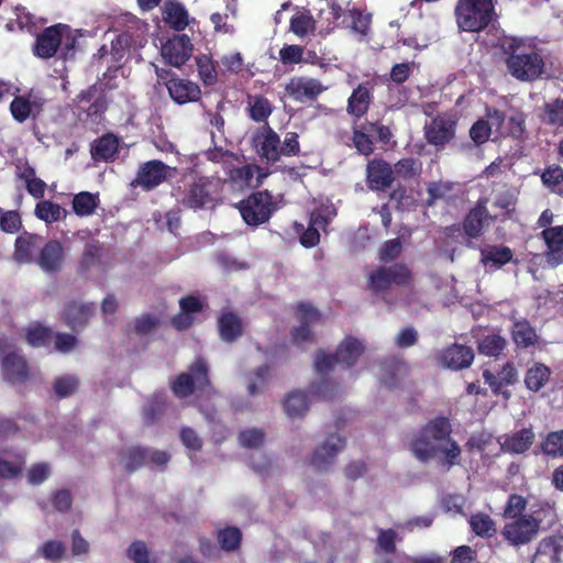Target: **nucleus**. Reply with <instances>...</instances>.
I'll list each match as a JSON object with an SVG mask.
<instances>
[{
  "label": "nucleus",
  "instance_id": "obj_1",
  "mask_svg": "<svg viewBox=\"0 0 563 563\" xmlns=\"http://www.w3.org/2000/svg\"><path fill=\"white\" fill-rule=\"evenodd\" d=\"M452 427L445 417L430 420L420 434L410 442V451L417 460L427 463L443 454V465L452 467L460 463L461 448L451 438Z\"/></svg>",
  "mask_w": 563,
  "mask_h": 563
},
{
  "label": "nucleus",
  "instance_id": "obj_2",
  "mask_svg": "<svg viewBox=\"0 0 563 563\" xmlns=\"http://www.w3.org/2000/svg\"><path fill=\"white\" fill-rule=\"evenodd\" d=\"M364 349L363 343L358 339L347 336L339 344L335 353L325 354L319 351L316 354L313 365L321 379L310 386V394L320 399H330L335 396L339 390V384L325 379L323 376L332 371L336 364H342L347 368L354 366L364 353Z\"/></svg>",
  "mask_w": 563,
  "mask_h": 563
},
{
  "label": "nucleus",
  "instance_id": "obj_3",
  "mask_svg": "<svg viewBox=\"0 0 563 563\" xmlns=\"http://www.w3.org/2000/svg\"><path fill=\"white\" fill-rule=\"evenodd\" d=\"M508 73L520 81H534L544 71L542 55L522 38H506L501 46Z\"/></svg>",
  "mask_w": 563,
  "mask_h": 563
},
{
  "label": "nucleus",
  "instance_id": "obj_4",
  "mask_svg": "<svg viewBox=\"0 0 563 563\" xmlns=\"http://www.w3.org/2000/svg\"><path fill=\"white\" fill-rule=\"evenodd\" d=\"M170 390L179 399L188 398L195 393L209 394L213 390L207 360L202 356L196 357L186 372L170 382Z\"/></svg>",
  "mask_w": 563,
  "mask_h": 563
},
{
  "label": "nucleus",
  "instance_id": "obj_5",
  "mask_svg": "<svg viewBox=\"0 0 563 563\" xmlns=\"http://www.w3.org/2000/svg\"><path fill=\"white\" fill-rule=\"evenodd\" d=\"M224 180L201 176L188 185L180 203L188 209H214L223 201Z\"/></svg>",
  "mask_w": 563,
  "mask_h": 563
},
{
  "label": "nucleus",
  "instance_id": "obj_6",
  "mask_svg": "<svg viewBox=\"0 0 563 563\" xmlns=\"http://www.w3.org/2000/svg\"><path fill=\"white\" fill-rule=\"evenodd\" d=\"M454 13L459 29L471 33L484 31L496 16L493 0H457Z\"/></svg>",
  "mask_w": 563,
  "mask_h": 563
},
{
  "label": "nucleus",
  "instance_id": "obj_7",
  "mask_svg": "<svg viewBox=\"0 0 563 563\" xmlns=\"http://www.w3.org/2000/svg\"><path fill=\"white\" fill-rule=\"evenodd\" d=\"M236 208L243 221L250 227H260L266 223L275 211L273 197L267 190L251 194L241 200Z\"/></svg>",
  "mask_w": 563,
  "mask_h": 563
},
{
  "label": "nucleus",
  "instance_id": "obj_8",
  "mask_svg": "<svg viewBox=\"0 0 563 563\" xmlns=\"http://www.w3.org/2000/svg\"><path fill=\"white\" fill-rule=\"evenodd\" d=\"M412 282V273L404 263L379 266L367 276V286L373 292H385L393 285L405 287Z\"/></svg>",
  "mask_w": 563,
  "mask_h": 563
},
{
  "label": "nucleus",
  "instance_id": "obj_9",
  "mask_svg": "<svg viewBox=\"0 0 563 563\" xmlns=\"http://www.w3.org/2000/svg\"><path fill=\"white\" fill-rule=\"evenodd\" d=\"M457 119L448 112L437 114L424 125V137L428 144L443 150L456 133Z\"/></svg>",
  "mask_w": 563,
  "mask_h": 563
},
{
  "label": "nucleus",
  "instance_id": "obj_10",
  "mask_svg": "<svg viewBox=\"0 0 563 563\" xmlns=\"http://www.w3.org/2000/svg\"><path fill=\"white\" fill-rule=\"evenodd\" d=\"M46 100L40 91L30 89L23 95L14 96L10 103V113L14 121L24 123L27 120L36 121L44 112Z\"/></svg>",
  "mask_w": 563,
  "mask_h": 563
},
{
  "label": "nucleus",
  "instance_id": "obj_11",
  "mask_svg": "<svg viewBox=\"0 0 563 563\" xmlns=\"http://www.w3.org/2000/svg\"><path fill=\"white\" fill-rule=\"evenodd\" d=\"M1 372L3 379L11 384L24 383L30 377L29 364L18 350H9L5 341H0Z\"/></svg>",
  "mask_w": 563,
  "mask_h": 563
},
{
  "label": "nucleus",
  "instance_id": "obj_12",
  "mask_svg": "<svg viewBox=\"0 0 563 563\" xmlns=\"http://www.w3.org/2000/svg\"><path fill=\"white\" fill-rule=\"evenodd\" d=\"M501 537L512 547H521L537 538L539 531L531 516L509 519L500 531Z\"/></svg>",
  "mask_w": 563,
  "mask_h": 563
},
{
  "label": "nucleus",
  "instance_id": "obj_13",
  "mask_svg": "<svg viewBox=\"0 0 563 563\" xmlns=\"http://www.w3.org/2000/svg\"><path fill=\"white\" fill-rule=\"evenodd\" d=\"M170 167L159 159H152L142 163L139 166L135 178L131 186L141 187L145 191H151L167 180Z\"/></svg>",
  "mask_w": 563,
  "mask_h": 563
},
{
  "label": "nucleus",
  "instance_id": "obj_14",
  "mask_svg": "<svg viewBox=\"0 0 563 563\" xmlns=\"http://www.w3.org/2000/svg\"><path fill=\"white\" fill-rule=\"evenodd\" d=\"M487 203L488 199L486 197H481L475 202L474 207L465 214L462 228L468 239L479 238L484 232L485 224H489L497 220V216L489 213Z\"/></svg>",
  "mask_w": 563,
  "mask_h": 563
},
{
  "label": "nucleus",
  "instance_id": "obj_15",
  "mask_svg": "<svg viewBox=\"0 0 563 563\" xmlns=\"http://www.w3.org/2000/svg\"><path fill=\"white\" fill-rule=\"evenodd\" d=\"M345 445L346 441L344 438L335 433L330 434L321 445L313 450L310 465L318 472H327Z\"/></svg>",
  "mask_w": 563,
  "mask_h": 563
},
{
  "label": "nucleus",
  "instance_id": "obj_16",
  "mask_svg": "<svg viewBox=\"0 0 563 563\" xmlns=\"http://www.w3.org/2000/svg\"><path fill=\"white\" fill-rule=\"evenodd\" d=\"M327 87L317 78L295 76L285 86L286 95L297 102L314 101Z\"/></svg>",
  "mask_w": 563,
  "mask_h": 563
},
{
  "label": "nucleus",
  "instance_id": "obj_17",
  "mask_svg": "<svg viewBox=\"0 0 563 563\" xmlns=\"http://www.w3.org/2000/svg\"><path fill=\"white\" fill-rule=\"evenodd\" d=\"M107 257L108 252L104 244L96 239L89 240L77 262V275L87 277L92 269L104 271Z\"/></svg>",
  "mask_w": 563,
  "mask_h": 563
},
{
  "label": "nucleus",
  "instance_id": "obj_18",
  "mask_svg": "<svg viewBox=\"0 0 563 563\" xmlns=\"http://www.w3.org/2000/svg\"><path fill=\"white\" fill-rule=\"evenodd\" d=\"M69 31L66 24H55L45 27L35 40L33 53L42 59L53 57L62 45L64 32Z\"/></svg>",
  "mask_w": 563,
  "mask_h": 563
},
{
  "label": "nucleus",
  "instance_id": "obj_19",
  "mask_svg": "<svg viewBox=\"0 0 563 563\" xmlns=\"http://www.w3.org/2000/svg\"><path fill=\"white\" fill-rule=\"evenodd\" d=\"M66 251L58 240H48L38 251L35 263L46 274H56L64 267Z\"/></svg>",
  "mask_w": 563,
  "mask_h": 563
},
{
  "label": "nucleus",
  "instance_id": "obj_20",
  "mask_svg": "<svg viewBox=\"0 0 563 563\" xmlns=\"http://www.w3.org/2000/svg\"><path fill=\"white\" fill-rule=\"evenodd\" d=\"M394 169L383 158H373L366 165V185L373 191H385L394 184Z\"/></svg>",
  "mask_w": 563,
  "mask_h": 563
},
{
  "label": "nucleus",
  "instance_id": "obj_21",
  "mask_svg": "<svg viewBox=\"0 0 563 563\" xmlns=\"http://www.w3.org/2000/svg\"><path fill=\"white\" fill-rule=\"evenodd\" d=\"M192 44L188 35H174L162 46V56L167 64L180 67L190 58Z\"/></svg>",
  "mask_w": 563,
  "mask_h": 563
},
{
  "label": "nucleus",
  "instance_id": "obj_22",
  "mask_svg": "<svg viewBox=\"0 0 563 563\" xmlns=\"http://www.w3.org/2000/svg\"><path fill=\"white\" fill-rule=\"evenodd\" d=\"M374 82L364 81L353 89L347 99L346 112L354 118L355 121L363 118L369 110L374 100Z\"/></svg>",
  "mask_w": 563,
  "mask_h": 563
},
{
  "label": "nucleus",
  "instance_id": "obj_23",
  "mask_svg": "<svg viewBox=\"0 0 563 563\" xmlns=\"http://www.w3.org/2000/svg\"><path fill=\"white\" fill-rule=\"evenodd\" d=\"M484 382L490 387L494 395H503L505 399H509L511 394L509 390H503L504 386L515 385L518 382V371L514 363L507 362L501 369L495 375L489 369L483 371Z\"/></svg>",
  "mask_w": 563,
  "mask_h": 563
},
{
  "label": "nucleus",
  "instance_id": "obj_24",
  "mask_svg": "<svg viewBox=\"0 0 563 563\" xmlns=\"http://www.w3.org/2000/svg\"><path fill=\"white\" fill-rule=\"evenodd\" d=\"M474 357L475 354L471 346L453 343L441 352L439 361L445 368L460 371L468 368L472 365Z\"/></svg>",
  "mask_w": 563,
  "mask_h": 563
},
{
  "label": "nucleus",
  "instance_id": "obj_25",
  "mask_svg": "<svg viewBox=\"0 0 563 563\" xmlns=\"http://www.w3.org/2000/svg\"><path fill=\"white\" fill-rule=\"evenodd\" d=\"M541 238L547 245L544 257L548 265L555 268L563 264V225L549 227L542 230Z\"/></svg>",
  "mask_w": 563,
  "mask_h": 563
},
{
  "label": "nucleus",
  "instance_id": "obj_26",
  "mask_svg": "<svg viewBox=\"0 0 563 563\" xmlns=\"http://www.w3.org/2000/svg\"><path fill=\"white\" fill-rule=\"evenodd\" d=\"M300 325L295 327L291 332V340L295 344H302L313 340V333L310 323L320 319L319 311L310 303L301 302L298 305Z\"/></svg>",
  "mask_w": 563,
  "mask_h": 563
},
{
  "label": "nucleus",
  "instance_id": "obj_27",
  "mask_svg": "<svg viewBox=\"0 0 563 563\" xmlns=\"http://www.w3.org/2000/svg\"><path fill=\"white\" fill-rule=\"evenodd\" d=\"M166 88L170 99L177 104L196 102L201 97L200 87L185 78H172V80L166 82Z\"/></svg>",
  "mask_w": 563,
  "mask_h": 563
},
{
  "label": "nucleus",
  "instance_id": "obj_28",
  "mask_svg": "<svg viewBox=\"0 0 563 563\" xmlns=\"http://www.w3.org/2000/svg\"><path fill=\"white\" fill-rule=\"evenodd\" d=\"M95 312L93 303L70 301L65 305L62 317L64 323L73 331L82 329Z\"/></svg>",
  "mask_w": 563,
  "mask_h": 563
},
{
  "label": "nucleus",
  "instance_id": "obj_29",
  "mask_svg": "<svg viewBox=\"0 0 563 563\" xmlns=\"http://www.w3.org/2000/svg\"><path fill=\"white\" fill-rule=\"evenodd\" d=\"M41 242V235L24 231L15 239L14 260L19 263H35L37 256L35 253L37 250L40 251Z\"/></svg>",
  "mask_w": 563,
  "mask_h": 563
},
{
  "label": "nucleus",
  "instance_id": "obj_30",
  "mask_svg": "<svg viewBox=\"0 0 563 563\" xmlns=\"http://www.w3.org/2000/svg\"><path fill=\"white\" fill-rule=\"evenodd\" d=\"M217 325L219 336L225 343H233L243 335V322L235 312H222L218 318Z\"/></svg>",
  "mask_w": 563,
  "mask_h": 563
},
{
  "label": "nucleus",
  "instance_id": "obj_31",
  "mask_svg": "<svg viewBox=\"0 0 563 563\" xmlns=\"http://www.w3.org/2000/svg\"><path fill=\"white\" fill-rule=\"evenodd\" d=\"M119 152V139L112 133H106L90 144V155L93 162H113Z\"/></svg>",
  "mask_w": 563,
  "mask_h": 563
},
{
  "label": "nucleus",
  "instance_id": "obj_32",
  "mask_svg": "<svg viewBox=\"0 0 563 563\" xmlns=\"http://www.w3.org/2000/svg\"><path fill=\"white\" fill-rule=\"evenodd\" d=\"M481 263L484 266L498 269L512 262L514 252L509 246L487 244L479 250Z\"/></svg>",
  "mask_w": 563,
  "mask_h": 563
},
{
  "label": "nucleus",
  "instance_id": "obj_33",
  "mask_svg": "<svg viewBox=\"0 0 563 563\" xmlns=\"http://www.w3.org/2000/svg\"><path fill=\"white\" fill-rule=\"evenodd\" d=\"M534 438L536 435L531 428H523L519 431L506 434L500 446L504 452L523 454L531 448Z\"/></svg>",
  "mask_w": 563,
  "mask_h": 563
},
{
  "label": "nucleus",
  "instance_id": "obj_34",
  "mask_svg": "<svg viewBox=\"0 0 563 563\" xmlns=\"http://www.w3.org/2000/svg\"><path fill=\"white\" fill-rule=\"evenodd\" d=\"M536 555L543 563H563V534L543 538L538 544Z\"/></svg>",
  "mask_w": 563,
  "mask_h": 563
},
{
  "label": "nucleus",
  "instance_id": "obj_35",
  "mask_svg": "<svg viewBox=\"0 0 563 563\" xmlns=\"http://www.w3.org/2000/svg\"><path fill=\"white\" fill-rule=\"evenodd\" d=\"M162 15L164 22L175 31H184L189 24V13L178 0H165Z\"/></svg>",
  "mask_w": 563,
  "mask_h": 563
},
{
  "label": "nucleus",
  "instance_id": "obj_36",
  "mask_svg": "<svg viewBox=\"0 0 563 563\" xmlns=\"http://www.w3.org/2000/svg\"><path fill=\"white\" fill-rule=\"evenodd\" d=\"M510 332L514 343L519 349L534 347L539 343L536 329L525 318L515 320Z\"/></svg>",
  "mask_w": 563,
  "mask_h": 563
},
{
  "label": "nucleus",
  "instance_id": "obj_37",
  "mask_svg": "<svg viewBox=\"0 0 563 563\" xmlns=\"http://www.w3.org/2000/svg\"><path fill=\"white\" fill-rule=\"evenodd\" d=\"M258 143V153L268 162L276 163L280 159V139L279 135L266 123L263 126L262 136Z\"/></svg>",
  "mask_w": 563,
  "mask_h": 563
},
{
  "label": "nucleus",
  "instance_id": "obj_38",
  "mask_svg": "<svg viewBox=\"0 0 563 563\" xmlns=\"http://www.w3.org/2000/svg\"><path fill=\"white\" fill-rule=\"evenodd\" d=\"M118 457L125 472L132 474L147 465L148 449L142 446L121 449L118 452Z\"/></svg>",
  "mask_w": 563,
  "mask_h": 563
},
{
  "label": "nucleus",
  "instance_id": "obj_39",
  "mask_svg": "<svg viewBox=\"0 0 563 563\" xmlns=\"http://www.w3.org/2000/svg\"><path fill=\"white\" fill-rule=\"evenodd\" d=\"M317 30V21L311 12L307 9H298L290 18L289 31L298 37H306L314 34Z\"/></svg>",
  "mask_w": 563,
  "mask_h": 563
},
{
  "label": "nucleus",
  "instance_id": "obj_40",
  "mask_svg": "<svg viewBox=\"0 0 563 563\" xmlns=\"http://www.w3.org/2000/svg\"><path fill=\"white\" fill-rule=\"evenodd\" d=\"M531 516L533 521L537 523V530H540L544 527L551 528L558 521V515L554 507V504H550L548 501H538L532 506Z\"/></svg>",
  "mask_w": 563,
  "mask_h": 563
},
{
  "label": "nucleus",
  "instance_id": "obj_41",
  "mask_svg": "<svg viewBox=\"0 0 563 563\" xmlns=\"http://www.w3.org/2000/svg\"><path fill=\"white\" fill-rule=\"evenodd\" d=\"M540 120L548 126L563 129V98H554L544 102Z\"/></svg>",
  "mask_w": 563,
  "mask_h": 563
},
{
  "label": "nucleus",
  "instance_id": "obj_42",
  "mask_svg": "<svg viewBox=\"0 0 563 563\" xmlns=\"http://www.w3.org/2000/svg\"><path fill=\"white\" fill-rule=\"evenodd\" d=\"M68 211L51 200H41L36 203L34 214L47 224L66 219Z\"/></svg>",
  "mask_w": 563,
  "mask_h": 563
},
{
  "label": "nucleus",
  "instance_id": "obj_43",
  "mask_svg": "<svg viewBox=\"0 0 563 563\" xmlns=\"http://www.w3.org/2000/svg\"><path fill=\"white\" fill-rule=\"evenodd\" d=\"M550 375L551 371L547 365L542 363H536L526 372V387L529 390L537 393L549 382Z\"/></svg>",
  "mask_w": 563,
  "mask_h": 563
},
{
  "label": "nucleus",
  "instance_id": "obj_44",
  "mask_svg": "<svg viewBox=\"0 0 563 563\" xmlns=\"http://www.w3.org/2000/svg\"><path fill=\"white\" fill-rule=\"evenodd\" d=\"M284 409L289 418H301L309 409L307 394L300 390L289 393L284 401Z\"/></svg>",
  "mask_w": 563,
  "mask_h": 563
},
{
  "label": "nucleus",
  "instance_id": "obj_45",
  "mask_svg": "<svg viewBox=\"0 0 563 563\" xmlns=\"http://www.w3.org/2000/svg\"><path fill=\"white\" fill-rule=\"evenodd\" d=\"M99 195L89 191H80L73 198V211L78 217H88L95 213L99 205Z\"/></svg>",
  "mask_w": 563,
  "mask_h": 563
},
{
  "label": "nucleus",
  "instance_id": "obj_46",
  "mask_svg": "<svg viewBox=\"0 0 563 563\" xmlns=\"http://www.w3.org/2000/svg\"><path fill=\"white\" fill-rule=\"evenodd\" d=\"M54 332L41 323H33L26 329L25 340L33 347H47L53 341Z\"/></svg>",
  "mask_w": 563,
  "mask_h": 563
},
{
  "label": "nucleus",
  "instance_id": "obj_47",
  "mask_svg": "<svg viewBox=\"0 0 563 563\" xmlns=\"http://www.w3.org/2000/svg\"><path fill=\"white\" fill-rule=\"evenodd\" d=\"M506 346L507 340L499 333L485 335L477 342L478 353L489 357L499 356Z\"/></svg>",
  "mask_w": 563,
  "mask_h": 563
},
{
  "label": "nucleus",
  "instance_id": "obj_48",
  "mask_svg": "<svg viewBox=\"0 0 563 563\" xmlns=\"http://www.w3.org/2000/svg\"><path fill=\"white\" fill-rule=\"evenodd\" d=\"M216 537L220 549L225 552H234L239 550L242 543V532L234 526H228L223 529H219Z\"/></svg>",
  "mask_w": 563,
  "mask_h": 563
},
{
  "label": "nucleus",
  "instance_id": "obj_49",
  "mask_svg": "<svg viewBox=\"0 0 563 563\" xmlns=\"http://www.w3.org/2000/svg\"><path fill=\"white\" fill-rule=\"evenodd\" d=\"M468 522L472 531L478 537L492 538L496 533V523L487 514H474L471 516Z\"/></svg>",
  "mask_w": 563,
  "mask_h": 563
},
{
  "label": "nucleus",
  "instance_id": "obj_50",
  "mask_svg": "<svg viewBox=\"0 0 563 563\" xmlns=\"http://www.w3.org/2000/svg\"><path fill=\"white\" fill-rule=\"evenodd\" d=\"M255 169L256 167L253 165L231 168L228 173V179L238 189L251 187Z\"/></svg>",
  "mask_w": 563,
  "mask_h": 563
},
{
  "label": "nucleus",
  "instance_id": "obj_51",
  "mask_svg": "<svg viewBox=\"0 0 563 563\" xmlns=\"http://www.w3.org/2000/svg\"><path fill=\"white\" fill-rule=\"evenodd\" d=\"M518 192L515 188H507L498 192L494 199V207L504 210V219H510L516 210Z\"/></svg>",
  "mask_w": 563,
  "mask_h": 563
},
{
  "label": "nucleus",
  "instance_id": "obj_52",
  "mask_svg": "<svg viewBox=\"0 0 563 563\" xmlns=\"http://www.w3.org/2000/svg\"><path fill=\"white\" fill-rule=\"evenodd\" d=\"M79 387V379L76 375L65 374L54 379L53 389L56 396L62 399L75 394Z\"/></svg>",
  "mask_w": 563,
  "mask_h": 563
},
{
  "label": "nucleus",
  "instance_id": "obj_53",
  "mask_svg": "<svg viewBox=\"0 0 563 563\" xmlns=\"http://www.w3.org/2000/svg\"><path fill=\"white\" fill-rule=\"evenodd\" d=\"M249 106V115L255 122H265L273 112L269 100L264 96L254 97Z\"/></svg>",
  "mask_w": 563,
  "mask_h": 563
},
{
  "label": "nucleus",
  "instance_id": "obj_54",
  "mask_svg": "<svg viewBox=\"0 0 563 563\" xmlns=\"http://www.w3.org/2000/svg\"><path fill=\"white\" fill-rule=\"evenodd\" d=\"M541 451L551 457H562L563 430L549 432L541 443Z\"/></svg>",
  "mask_w": 563,
  "mask_h": 563
},
{
  "label": "nucleus",
  "instance_id": "obj_55",
  "mask_svg": "<svg viewBox=\"0 0 563 563\" xmlns=\"http://www.w3.org/2000/svg\"><path fill=\"white\" fill-rule=\"evenodd\" d=\"M198 74L202 82L207 86L214 85L218 80L216 65L210 56L200 55L196 57Z\"/></svg>",
  "mask_w": 563,
  "mask_h": 563
},
{
  "label": "nucleus",
  "instance_id": "obj_56",
  "mask_svg": "<svg viewBox=\"0 0 563 563\" xmlns=\"http://www.w3.org/2000/svg\"><path fill=\"white\" fill-rule=\"evenodd\" d=\"M527 499L519 494H510L504 507L503 517L507 520L526 516Z\"/></svg>",
  "mask_w": 563,
  "mask_h": 563
},
{
  "label": "nucleus",
  "instance_id": "obj_57",
  "mask_svg": "<svg viewBox=\"0 0 563 563\" xmlns=\"http://www.w3.org/2000/svg\"><path fill=\"white\" fill-rule=\"evenodd\" d=\"M24 465L25 457L22 454H18L14 461L0 459V478L10 481L19 477Z\"/></svg>",
  "mask_w": 563,
  "mask_h": 563
},
{
  "label": "nucleus",
  "instance_id": "obj_58",
  "mask_svg": "<svg viewBox=\"0 0 563 563\" xmlns=\"http://www.w3.org/2000/svg\"><path fill=\"white\" fill-rule=\"evenodd\" d=\"M269 372L271 369L268 365H262L254 371L253 377L247 386L249 395L256 396L266 389Z\"/></svg>",
  "mask_w": 563,
  "mask_h": 563
},
{
  "label": "nucleus",
  "instance_id": "obj_59",
  "mask_svg": "<svg viewBox=\"0 0 563 563\" xmlns=\"http://www.w3.org/2000/svg\"><path fill=\"white\" fill-rule=\"evenodd\" d=\"M492 135V124L485 119L476 120L470 129V137L475 145L485 144Z\"/></svg>",
  "mask_w": 563,
  "mask_h": 563
},
{
  "label": "nucleus",
  "instance_id": "obj_60",
  "mask_svg": "<svg viewBox=\"0 0 563 563\" xmlns=\"http://www.w3.org/2000/svg\"><path fill=\"white\" fill-rule=\"evenodd\" d=\"M397 539L398 536L394 529H379L376 539V547L385 554H395L397 551Z\"/></svg>",
  "mask_w": 563,
  "mask_h": 563
},
{
  "label": "nucleus",
  "instance_id": "obj_61",
  "mask_svg": "<svg viewBox=\"0 0 563 563\" xmlns=\"http://www.w3.org/2000/svg\"><path fill=\"white\" fill-rule=\"evenodd\" d=\"M394 177L398 176L404 179H410L420 172V164L413 157H404L394 166Z\"/></svg>",
  "mask_w": 563,
  "mask_h": 563
},
{
  "label": "nucleus",
  "instance_id": "obj_62",
  "mask_svg": "<svg viewBox=\"0 0 563 563\" xmlns=\"http://www.w3.org/2000/svg\"><path fill=\"white\" fill-rule=\"evenodd\" d=\"M305 48L297 44H285L279 49V60L283 65H295L303 62Z\"/></svg>",
  "mask_w": 563,
  "mask_h": 563
},
{
  "label": "nucleus",
  "instance_id": "obj_63",
  "mask_svg": "<svg viewBox=\"0 0 563 563\" xmlns=\"http://www.w3.org/2000/svg\"><path fill=\"white\" fill-rule=\"evenodd\" d=\"M265 432L263 429L252 428L239 433V442L243 448L257 449L263 445Z\"/></svg>",
  "mask_w": 563,
  "mask_h": 563
},
{
  "label": "nucleus",
  "instance_id": "obj_64",
  "mask_svg": "<svg viewBox=\"0 0 563 563\" xmlns=\"http://www.w3.org/2000/svg\"><path fill=\"white\" fill-rule=\"evenodd\" d=\"M22 220L20 213L14 210L4 211L0 208V229L1 231L13 234L20 231Z\"/></svg>",
  "mask_w": 563,
  "mask_h": 563
}]
</instances>
